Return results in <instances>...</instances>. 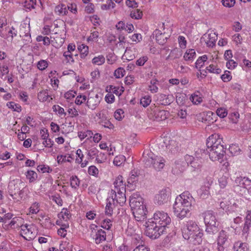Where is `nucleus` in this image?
<instances>
[{"label":"nucleus","mask_w":251,"mask_h":251,"mask_svg":"<svg viewBox=\"0 0 251 251\" xmlns=\"http://www.w3.org/2000/svg\"><path fill=\"white\" fill-rule=\"evenodd\" d=\"M220 135L214 133L207 139L206 146L210 159L213 161L219 160L223 157L226 151Z\"/></svg>","instance_id":"1"},{"label":"nucleus","mask_w":251,"mask_h":251,"mask_svg":"<svg viewBox=\"0 0 251 251\" xmlns=\"http://www.w3.org/2000/svg\"><path fill=\"white\" fill-rule=\"evenodd\" d=\"M194 201V198L188 192H184L177 197L173 205L175 214L181 219L185 217L189 213Z\"/></svg>","instance_id":"2"},{"label":"nucleus","mask_w":251,"mask_h":251,"mask_svg":"<svg viewBox=\"0 0 251 251\" xmlns=\"http://www.w3.org/2000/svg\"><path fill=\"white\" fill-rule=\"evenodd\" d=\"M203 219L206 226L205 231L209 237H213L219 230V223L216 214L212 211H207L203 213Z\"/></svg>","instance_id":"3"},{"label":"nucleus","mask_w":251,"mask_h":251,"mask_svg":"<svg viewBox=\"0 0 251 251\" xmlns=\"http://www.w3.org/2000/svg\"><path fill=\"white\" fill-rule=\"evenodd\" d=\"M145 165L146 167L152 168L157 171H161L165 166L166 160L161 156L154 154L152 152L143 153Z\"/></svg>","instance_id":"4"},{"label":"nucleus","mask_w":251,"mask_h":251,"mask_svg":"<svg viewBox=\"0 0 251 251\" xmlns=\"http://www.w3.org/2000/svg\"><path fill=\"white\" fill-rule=\"evenodd\" d=\"M143 226L144 227L145 234L152 239H155L166 232L165 227L159 226L153 221V219H149L146 221Z\"/></svg>","instance_id":"5"},{"label":"nucleus","mask_w":251,"mask_h":251,"mask_svg":"<svg viewBox=\"0 0 251 251\" xmlns=\"http://www.w3.org/2000/svg\"><path fill=\"white\" fill-rule=\"evenodd\" d=\"M185 159L191 171L198 173L201 171L202 165L201 150L196 151L194 156L186 155Z\"/></svg>","instance_id":"6"},{"label":"nucleus","mask_w":251,"mask_h":251,"mask_svg":"<svg viewBox=\"0 0 251 251\" xmlns=\"http://www.w3.org/2000/svg\"><path fill=\"white\" fill-rule=\"evenodd\" d=\"M25 187V183L21 180H13L8 185V190L13 199L16 198L14 196H18L21 198L23 193V190Z\"/></svg>","instance_id":"7"},{"label":"nucleus","mask_w":251,"mask_h":251,"mask_svg":"<svg viewBox=\"0 0 251 251\" xmlns=\"http://www.w3.org/2000/svg\"><path fill=\"white\" fill-rule=\"evenodd\" d=\"M151 219H153V221L159 226L165 228L170 224L171 221L167 213L160 211H156L154 214L153 218Z\"/></svg>","instance_id":"8"},{"label":"nucleus","mask_w":251,"mask_h":251,"mask_svg":"<svg viewBox=\"0 0 251 251\" xmlns=\"http://www.w3.org/2000/svg\"><path fill=\"white\" fill-rule=\"evenodd\" d=\"M171 190L170 188L166 187L160 190L154 197V201L156 204L163 205L167 202L171 196Z\"/></svg>","instance_id":"9"},{"label":"nucleus","mask_w":251,"mask_h":251,"mask_svg":"<svg viewBox=\"0 0 251 251\" xmlns=\"http://www.w3.org/2000/svg\"><path fill=\"white\" fill-rule=\"evenodd\" d=\"M201 230L195 222L189 221L182 229V234L184 238H189L190 235Z\"/></svg>","instance_id":"10"},{"label":"nucleus","mask_w":251,"mask_h":251,"mask_svg":"<svg viewBox=\"0 0 251 251\" xmlns=\"http://www.w3.org/2000/svg\"><path fill=\"white\" fill-rule=\"evenodd\" d=\"M228 234L224 230H222L219 234L217 238L218 251H224L228 247Z\"/></svg>","instance_id":"11"},{"label":"nucleus","mask_w":251,"mask_h":251,"mask_svg":"<svg viewBox=\"0 0 251 251\" xmlns=\"http://www.w3.org/2000/svg\"><path fill=\"white\" fill-rule=\"evenodd\" d=\"M129 204L132 211L136 208H141V207H146L144 204L143 198L138 192L133 193L130 197Z\"/></svg>","instance_id":"12"},{"label":"nucleus","mask_w":251,"mask_h":251,"mask_svg":"<svg viewBox=\"0 0 251 251\" xmlns=\"http://www.w3.org/2000/svg\"><path fill=\"white\" fill-rule=\"evenodd\" d=\"M20 235L26 240L31 241L34 239L36 235L35 232L32 230V227L27 224L21 226Z\"/></svg>","instance_id":"13"},{"label":"nucleus","mask_w":251,"mask_h":251,"mask_svg":"<svg viewBox=\"0 0 251 251\" xmlns=\"http://www.w3.org/2000/svg\"><path fill=\"white\" fill-rule=\"evenodd\" d=\"M140 176V171L139 170L133 169L131 170L127 179V187L130 188L131 189H134L139 179Z\"/></svg>","instance_id":"14"},{"label":"nucleus","mask_w":251,"mask_h":251,"mask_svg":"<svg viewBox=\"0 0 251 251\" xmlns=\"http://www.w3.org/2000/svg\"><path fill=\"white\" fill-rule=\"evenodd\" d=\"M218 36L215 32L211 31L209 33L204 34L201 38V43H204L207 47H213L215 45Z\"/></svg>","instance_id":"15"},{"label":"nucleus","mask_w":251,"mask_h":251,"mask_svg":"<svg viewBox=\"0 0 251 251\" xmlns=\"http://www.w3.org/2000/svg\"><path fill=\"white\" fill-rule=\"evenodd\" d=\"M147 208L146 207H141L139 209H135L132 210V213L134 215L135 220L139 223V224H144V221L147 218Z\"/></svg>","instance_id":"16"},{"label":"nucleus","mask_w":251,"mask_h":251,"mask_svg":"<svg viewBox=\"0 0 251 251\" xmlns=\"http://www.w3.org/2000/svg\"><path fill=\"white\" fill-rule=\"evenodd\" d=\"M101 99L102 98L98 94L91 96L88 98L87 105L89 108L94 110L99 104Z\"/></svg>","instance_id":"17"},{"label":"nucleus","mask_w":251,"mask_h":251,"mask_svg":"<svg viewBox=\"0 0 251 251\" xmlns=\"http://www.w3.org/2000/svg\"><path fill=\"white\" fill-rule=\"evenodd\" d=\"M203 234L202 230L199 231L190 236L189 238H184L189 241L190 244L197 245H200L202 241Z\"/></svg>","instance_id":"18"},{"label":"nucleus","mask_w":251,"mask_h":251,"mask_svg":"<svg viewBox=\"0 0 251 251\" xmlns=\"http://www.w3.org/2000/svg\"><path fill=\"white\" fill-rule=\"evenodd\" d=\"M125 191L117 192L116 190H111V195L113 196L114 201L123 205L126 201V197L125 194Z\"/></svg>","instance_id":"19"},{"label":"nucleus","mask_w":251,"mask_h":251,"mask_svg":"<svg viewBox=\"0 0 251 251\" xmlns=\"http://www.w3.org/2000/svg\"><path fill=\"white\" fill-rule=\"evenodd\" d=\"M91 236L95 240L96 244L100 243L106 239V233L101 229L97 231H94V234L91 233Z\"/></svg>","instance_id":"20"},{"label":"nucleus","mask_w":251,"mask_h":251,"mask_svg":"<svg viewBox=\"0 0 251 251\" xmlns=\"http://www.w3.org/2000/svg\"><path fill=\"white\" fill-rule=\"evenodd\" d=\"M154 119L156 121H164L166 119L169 115V112L164 110H160L158 108L153 111Z\"/></svg>","instance_id":"21"},{"label":"nucleus","mask_w":251,"mask_h":251,"mask_svg":"<svg viewBox=\"0 0 251 251\" xmlns=\"http://www.w3.org/2000/svg\"><path fill=\"white\" fill-rule=\"evenodd\" d=\"M115 202L113 196H111L106 199V205L105 209V213L108 216H111L113 214V209L115 207Z\"/></svg>","instance_id":"22"},{"label":"nucleus","mask_w":251,"mask_h":251,"mask_svg":"<svg viewBox=\"0 0 251 251\" xmlns=\"http://www.w3.org/2000/svg\"><path fill=\"white\" fill-rule=\"evenodd\" d=\"M158 100L161 104L168 105L174 101V97L172 95H166L163 94H160L158 97Z\"/></svg>","instance_id":"23"},{"label":"nucleus","mask_w":251,"mask_h":251,"mask_svg":"<svg viewBox=\"0 0 251 251\" xmlns=\"http://www.w3.org/2000/svg\"><path fill=\"white\" fill-rule=\"evenodd\" d=\"M115 190L117 192L126 191V185L124 183L123 176H119L114 182Z\"/></svg>","instance_id":"24"},{"label":"nucleus","mask_w":251,"mask_h":251,"mask_svg":"<svg viewBox=\"0 0 251 251\" xmlns=\"http://www.w3.org/2000/svg\"><path fill=\"white\" fill-rule=\"evenodd\" d=\"M56 224L61 226V227L58 229V234L61 237H64L67 234L66 228L69 227L68 223L62 224L60 220H57Z\"/></svg>","instance_id":"25"},{"label":"nucleus","mask_w":251,"mask_h":251,"mask_svg":"<svg viewBox=\"0 0 251 251\" xmlns=\"http://www.w3.org/2000/svg\"><path fill=\"white\" fill-rule=\"evenodd\" d=\"M233 249L234 251H248L249 248L247 243L238 241L234 243Z\"/></svg>","instance_id":"26"},{"label":"nucleus","mask_w":251,"mask_h":251,"mask_svg":"<svg viewBox=\"0 0 251 251\" xmlns=\"http://www.w3.org/2000/svg\"><path fill=\"white\" fill-rule=\"evenodd\" d=\"M58 217L61 222L62 220L67 221L71 217L70 211L67 208H63L61 211L58 213Z\"/></svg>","instance_id":"27"},{"label":"nucleus","mask_w":251,"mask_h":251,"mask_svg":"<svg viewBox=\"0 0 251 251\" xmlns=\"http://www.w3.org/2000/svg\"><path fill=\"white\" fill-rule=\"evenodd\" d=\"M38 99L42 102H44L47 100L50 101V100H52V98H50V100L49 98L50 97V96L49 95L48 90L47 89L43 90L38 93Z\"/></svg>","instance_id":"28"},{"label":"nucleus","mask_w":251,"mask_h":251,"mask_svg":"<svg viewBox=\"0 0 251 251\" xmlns=\"http://www.w3.org/2000/svg\"><path fill=\"white\" fill-rule=\"evenodd\" d=\"M196 55L195 50L194 49H189L184 53L183 58L186 61H192L196 57Z\"/></svg>","instance_id":"29"},{"label":"nucleus","mask_w":251,"mask_h":251,"mask_svg":"<svg viewBox=\"0 0 251 251\" xmlns=\"http://www.w3.org/2000/svg\"><path fill=\"white\" fill-rule=\"evenodd\" d=\"M198 193L201 198L202 199H206L210 194L209 187L208 186H202L199 190Z\"/></svg>","instance_id":"30"},{"label":"nucleus","mask_w":251,"mask_h":251,"mask_svg":"<svg viewBox=\"0 0 251 251\" xmlns=\"http://www.w3.org/2000/svg\"><path fill=\"white\" fill-rule=\"evenodd\" d=\"M184 170V166L182 165L180 162L177 161L173 167L172 172L174 174L178 175L181 173Z\"/></svg>","instance_id":"31"},{"label":"nucleus","mask_w":251,"mask_h":251,"mask_svg":"<svg viewBox=\"0 0 251 251\" xmlns=\"http://www.w3.org/2000/svg\"><path fill=\"white\" fill-rule=\"evenodd\" d=\"M25 175L26 178L29 180L30 183H32L35 181L38 177L37 173L32 170H28L25 173Z\"/></svg>","instance_id":"32"},{"label":"nucleus","mask_w":251,"mask_h":251,"mask_svg":"<svg viewBox=\"0 0 251 251\" xmlns=\"http://www.w3.org/2000/svg\"><path fill=\"white\" fill-rule=\"evenodd\" d=\"M77 49L80 52V57L82 59L85 58L89 52L88 47L84 44H81L78 46Z\"/></svg>","instance_id":"33"},{"label":"nucleus","mask_w":251,"mask_h":251,"mask_svg":"<svg viewBox=\"0 0 251 251\" xmlns=\"http://www.w3.org/2000/svg\"><path fill=\"white\" fill-rule=\"evenodd\" d=\"M200 95V93L198 91L192 94L190 99L194 104H198L202 101V98Z\"/></svg>","instance_id":"34"},{"label":"nucleus","mask_w":251,"mask_h":251,"mask_svg":"<svg viewBox=\"0 0 251 251\" xmlns=\"http://www.w3.org/2000/svg\"><path fill=\"white\" fill-rule=\"evenodd\" d=\"M169 143L166 145V147L169 151L172 153H175L178 151V147L176 146V142L174 140L169 141Z\"/></svg>","instance_id":"35"},{"label":"nucleus","mask_w":251,"mask_h":251,"mask_svg":"<svg viewBox=\"0 0 251 251\" xmlns=\"http://www.w3.org/2000/svg\"><path fill=\"white\" fill-rule=\"evenodd\" d=\"M26 32L25 34L21 35V37L22 38L23 40L24 41L25 44H28L31 42L32 40L31 38V35L30 34V26L29 25H28V26L26 27Z\"/></svg>","instance_id":"36"},{"label":"nucleus","mask_w":251,"mask_h":251,"mask_svg":"<svg viewBox=\"0 0 251 251\" xmlns=\"http://www.w3.org/2000/svg\"><path fill=\"white\" fill-rule=\"evenodd\" d=\"M105 59L103 55H100L95 57L92 60V63L94 65H101L105 62Z\"/></svg>","instance_id":"37"},{"label":"nucleus","mask_w":251,"mask_h":251,"mask_svg":"<svg viewBox=\"0 0 251 251\" xmlns=\"http://www.w3.org/2000/svg\"><path fill=\"white\" fill-rule=\"evenodd\" d=\"M247 181H249L248 178L238 177L235 179V183L238 186H240V187L244 188L247 184L246 182Z\"/></svg>","instance_id":"38"},{"label":"nucleus","mask_w":251,"mask_h":251,"mask_svg":"<svg viewBox=\"0 0 251 251\" xmlns=\"http://www.w3.org/2000/svg\"><path fill=\"white\" fill-rule=\"evenodd\" d=\"M126 160L125 157L124 155L116 156L113 160V163L117 166H120L125 162Z\"/></svg>","instance_id":"39"},{"label":"nucleus","mask_w":251,"mask_h":251,"mask_svg":"<svg viewBox=\"0 0 251 251\" xmlns=\"http://www.w3.org/2000/svg\"><path fill=\"white\" fill-rule=\"evenodd\" d=\"M186 95L182 93H177L176 95V101L180 105H183L185 102Z\"/></svg>","instance_id":"40"},{"label":"nucleus","mask_w":251,"mask_h":251,"mask_svg":"<svg viewBox=\"0 0 251 251\" xmlns=\"http://www.w3.org/2000/svg\"><path fill=\"white\" fill-rule=\"evenodd\" d=\"M52 109L54 112H57L59 116H66L67 113L65 112L63 108L58 105H54L52 106Z\"/></svg>","instance_id":"41"},{"label":"nucleus","mask_w":251,"mask_h":251,"mask_svg":"<svg viewBox=\"0 0 251 251\" xmlns=\"http://www.w3.org/2000/svg\"><path fill=\"white\" fill-rule=\"evenodd\" d=\"M207 57L206 55L199 57L196 62V67L197 68H201L204 64V62L207 60Z\"/></svg>","instance_id":"42"},{"label":"nucleus","mask_w":251,"mask_h":251,"mask_svg":"<svg viewBox=\"0 0 251 251\" xmlns=\"http://www.w3.org/2000/svg\"><path fill=\"white\" fill-rule=\"evenodd\" d=\"M143 16L142 12L138 9L132 10L130 13V16L135 19H140Z\"/></svg>","instance_id":"43"},{"label":"nucleus","mask_w":251,"mask_h":251,"mask_svg":"<svg viewBox=\"0 0 251 251\" xmlns=\"http://www.w3.org/2000/svg\"><path fill=\"white\" fill-rule=\"evenodd\" d=\"M229 151L233 155H236L240 153L241 150L238 146L232 144L229 146Z\"/></svg>","instance_id":"44"},{"label":"nucleus","mask_w":251,"mask_h":251,"mask_svg":"<svg viewBox=\"0 0 251 251\" xmlns=\"http://www.w3.org/2000/svg\"><path fill=\"white\" fill-rule=\"evenodd\" d=\"M151 97L150 96H145L141 99L140 104L146 107L151 103Z\"/></svg>","instance_id":"45"},{"label":"nucleus","mask_w":251,"mask_h":251,"mask_svg":"<svg viewBox=\"0 0 251 251\" xmlns=\"http://www.w3.org/2000/svg\"><path fill=\"white\" fill-rule=\"evenodd\" d=\"M206 69V71H207L209 73H214L216 74H219L222 72V70L221 69L217 68L213 64L210 65L209 66L207 67Z\"/></svg>","instance_id":"46"},{"label":"nucleus","mask_w":251,"mask_h":251,"mask_svg":"<svg viewBox=\"0 0 251 251\" xmlns=\"http://www.w3.org/2000/svg\"><path fill=\"white\" fill-rule=\"evenodd\" d=\"M63 55L65 58L66 63L71 64L74 62V59L73 58V55L72 52L65 51L64 52Z\"/></svg>","instance_id":"47"},{"label":"nucleus","mask_w":251,"mask_h":251,"mask_svg":"<svg viewBox=\"0 0 251 251\" xmlns=\"http://www.w3.org/2000/svg\"><path fill=\"white\" fill-rule=\"evenodd\" d=\"M6 105L8 108L13 109L15 111L20 112L21 111V107L19 104H16L13 101L7 102Z\"/></svg>","instance_id":"48"},{"label":"nucleus","mask_w":251,"mask_h":251,"mask_svg":"<svg viewBox=\"0 0 251 251\" xmlns=\"http://www.w3.org/2000/svg\"><path fill=\"white\" fill-rule=\"evenodd\" d=\"M17 35V31L15 28L12 27L9 29L7 32L6 38L9 40L12 41L14 37L16 36Z\"/></svg>","instance_id":"49"},{"label":"nucleus","mask_w":251,"mask_h":251,"mask_svg":"<svg viewBox=\"0 0 251 251\" xmlns=\"http://www.w3.org/2000/svg\"><path fill=\"white\" fill-rule=\"evenodd\" d=\"M158 82L156 79H152L151 80V85H149V90L152 93H156L158 91V87L156 86V84Z\"/></svg>","instance_id":"50"},{"label":"nucleus","mask_w":251,"mask_h":251,"mask_svg":"<svg viewBox=\"0 0 251 251\" xmlns=\"http://www.w3.org/2000/svg\"><path fill=\"white\" fill-rule=\"evenodd\" d=\"M98 152V150L96 148H93L87 151V159H92L97 155Z\"/></svg>","instance_id":"51"},{"label":"nucleus","mask_w":251,"mask_h":251,"mask_svg":"<svg viewBox=\"0 0 251 251\" xmlns=\"http://www.w3.org/2000/svg\"><path fill=\"white\" fill-rule=\"evenodd\" d=\"M71 186L72 188L76 189L79 185L80 181L76 176H72L71 178Z\"/></svg>","instance_id":"52"},{"label":"nucleus","mask_w":251,"mask_h":251,"mask_svg":"<svg viewBox=\"0 0 251 251\" xmlns=\"http://www.w3.org/2000/svg\"><path fill=\"white\" fill-rule=\"evenodd\" d=\"M168 37L166 36L165 33L160 34L156 36V42L160 45H164L167 41Z\"/></svg>","instance_id":"53"},{"label":"nucleus","mask_w":251,"mask_h":251,"mask_svg":"<svg viewBox=\"0 0 251 251\" xmlns=\"http://www.w3.org/2000/svg\"><path fill=\"white\" fill-rule=\"evenodd\" d=\"M37 170L38 172H41L42 173H50L52 170L49 166H45L44 165L38 166Z\"/></svg>","instance_id":"54"},{"label":"nucleus","mask_w":251,"mask_h":251,"mask_svg":"<svg viewBox=\"0 0 251 251\" xmlns=\"http://www.w3.org/2000/svg\"><path fill=\"white\" fill-rule=\"evenodd\" d=\"M39 203H33L29 208V214H37L39 211Z\"/></svg>","instance_id":"55"},{"label":"nucleus","mask_w":251,"mask_h":251,"mask_svg":"<svg viewBox=\"0 0 251 251\" xmlns=\"http://www.w3.org/2000/svg\"><path fill=\"white\" fill-rule=\"evenodd\" d=\"M126 71L123 68H119L115 71L114 75L117 78H120L125 75Z\"/></svg>","instance_id":"56"},{"label":"nucleus","mask_w":251,"mask_h":251,"mask_svg":"<svg viewBox=\"0 0 251 251\" xmlns=\"http://www.w3.org/2000/svg\"><path fill=\"white\" fill-rule=\"evenodd\" d=\"M228 177L223 176L219 179V183L221 188H225L227 184Z\"/></svg>","instance_id":"57"},{"label":"nucleus","mask_w":251,"mask_h":251,"mask_svg":"<svg viewBox=\"0 0 251 251\" xmlns=\"http://www.w3.org/2000/svg\"><path fill=\"white\" fill-rule=\"evenodd\" d=\"M221 78L224 82H227L231 79L232 76L229 71H226L225 73L221 76Z\"/></svg>","instance_id":"58"},{"label":"nucleus","mask_w":251,"mask_h":251,"mask_svg":"<svg viewBox=\"0 0 251 251\" xmlns=\"http://www.w3.org/2000/svg\"><path fill=\"white\" fill-rule=\"evenodd\" d=\"M87 99V97L84 95H79L77 96L75 100V103L77 105H80L84 102Z\"/></svg>","instance_id":"59"},{"label":"nucleus","mask_w":251,"mask_h":251,"mask_svg":"<svg viewBox=\"0 0 251 251\" xmlns=\"http://www.w3.org/2000/svg\"><path fill=\"white\" fill-rule=\"evenodd\" d=\"M41 217L43 219V220L40 219V221L42 222L41 223V225L43 226L45 225V226L48 227L51 226L52 224L50 222V218L49 217H45L44 215L41 216Z\"/></svg>","instance_id":"60"},{"label":"nucleus","mask_w":251,"mask_h":251,"mask_svg":"<svg viewBox=\"0 0 251 251\" xmlns=\"http://www.w3.org/2000/svg\"><path fill=\"white\" fill-rule=\"evenodd\" d=\"M23 221V219L20 217H15L12 219V220L9 224V225L12 227L13 226H15V225H17V226H20L19 224V223Z\"/></svg>","instance_id":"61"},{"label":"nucleus","mask_w":251,"mask_h":251,"mask_svg":"<svg viewBox=\"0 0 251 251\" xmlns=\"http://www.w3.org/2000/svg\"><path fill=\"white\" fill-rule=\"evenodd\" d=\"M216 114L220 118H225L227 115V111L224 108H219L217 109Z\"/></svg>","instance_id":"62"},{"label":"nucleus","mask_w":251,"mask_h":251,"mask_svg":"<svg viewBox=\"0 0 251 251\" xmlns=\"http://www.w3.org/2000/svg\"><path fill=\"white\" fill-rule=\"evenodd\" d=\"M48 63L47 61L45 60H41L37 63V68L40 70H44L48 67Z\"/></svg>","instance_id":"63"},{"label":"nucleus","mask_w":251,"mask_h":251,"mask_svg":"<svg viewBox=\"0 0 251 251\" xmlns=\"http://www.w3.org/2000/svg\"><path fill=\"white\" fill-rule=\"evenodd\" d=\"M124 111L121 109H118L116 110L114 113L115 118L119 121H120L124 117Z\"/></svg>","instance_id":"64"}]
</instances>
